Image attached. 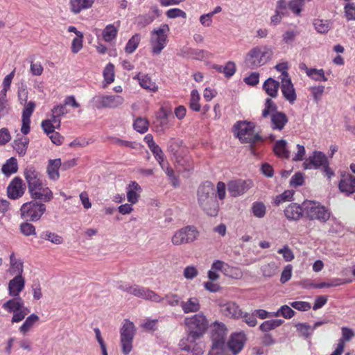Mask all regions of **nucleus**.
Listing matches in <instances>:
<instances>
[{"instance_id": "f257e3e1", "label": "nucleus", "mask_w": 355, "mask_h": 355, "mask_svg": "<svg viewBox=\"0 0 355 355\" xmlns=\"http://www.w3.org/2000/svg\"><path fill=\"white\" fill-rule=\"evenodd\" d=\"M187 329V337L180 342V347L182 350L193 352L196 354L202 353V349H196V340L200 338L207 331L209 322L207 317L202 312L186 317L184 320Z\"/></svg>"}, {"instance_id": "f03ea898", "label": "nucleus", "mask_w": 355, "mask_h": 355, "mask_svg": "<svg viewBox=\"0 0 355 355\" xmlns=\"http://www.w3.org/2000/svg\"><path fill=\"white\" fill-rule=\"evenodd\" d=\"M24 175L32 198L44 202L51 200L53 193L48 187L44 184L42 175L35 166H27L24 169Z\"/></svg>"}, {"instance_id": "7ed1b4c3", "label": "nucleus", "mask_w": 355, "mask_h": 355, "mask_svg": "<svg viewBox=\"0 0 355 355\" xmlns=\"http://www.w3.org/2000/svg\"><path fill=\"white\" fill-rule=\"evenodd\" d=\"M198 202L200 207L211 216H216L219 205L215 196L214 186L211 182H205L198 189Z\"/></svg>"}, {"instance_id": "20e7f679", "label": "nucleus", "mask_w": 355, "mask_h": 355, "mask_svg": "<svg viewBox=\"0 0 355 355\" xmlns=\"http://www.w3.org/2000/svg\"><path fill=\"white\" fill-rule=\"evenodd\" d=\"M272 55L271 48L268 46H257L252 48L245 57V63L250 69H257L266 64Z\"/></svg>"}, {"instance_id": "39448f33", "label": "nucleus", "mask_w": 355, "mask_h": 355, "mask_svg": "<svg viewBox=\"0 0 355 355\" xmlns=\"http://www.w3.org/2000/svg\"><path fill=\"white\" fill-rule=\"evenodd\" d=\"M227 329L223 323L215 322L211 326L212 346L208 355H229L225 352Z\"/></svg>"}, {"instance_id": "423d86ee", "label": "nucleus", "mask_w": 355, "mask_h": 355, "mask_svg": "<svg viewBox=\"0 0 355 355\" xmlns=\"http://www.w3.org/2000/svg\"><path fill=\"white\" fill-rule=\"evenodd\" d=\"M169 31V26L162 24L150 32V45L153 55H159L166 46Z\"/></svg>"}, {"instance_id": "0eeeda50", "label": "nucleus", "mask_w": 355, "mask_h": 355, "mask_svg": "<svg viewBox=\"0 0 355 355\" xmlns=\"http://www.w3.org/2000/svg\"><path fill=\"white\" fill-rule=\"evenodd\" d=\"M253 123L238 121L234 125V134L241 143L254 144L261 140V137L255 133Z\"/></svg>"}, {"instance_id": "6e6552de", "label": "nucleus", "mask_w": 355, "mask_h": 355, "mask_svg": "<svg viewBox=\"0 0 355 355\" xmlns=\"http://www.w3.org/2000/svg\"><path fill=\"white\" fill-rule=\"evenodd\" d=\"M117 288L144 300H148L155 302H161L163 300V298L154 291L139 285L131 286L128 283L120 282L118 284Z\"/></svg>"}, {"instance_id": "1a4fd4ad", "label": "nucleus", "mask_w": 355, "mask_h": 355, "mask_svg": "<svg viewBox=\"0 0 355 355\" xmlns=\"http://www.w3.org/2000/svg\"><path fill=\"white\" fill-rule=\"evenodd\" d=\"M304 214L311 220L324 223L329 220L331 213L328 209L315 201L304 202Z\"/></svg>"}, {"instance_id": "9d476101", "label": "nucleus", "mask_w": 355, "mask_h": 355, "mask_svg": "<svg viewBox=\"0 0 355 355\" xmlns=\"http://www.w3.org/2000/svg\"><path fill=\"white\" fill-rule=\"evenodd\" d=\"M46 211V205L32 200L24 203L20 208V216L26 221H38Z\"/></svg>"}, {"instance_id": "9b49d317", "label": "nucleus", "mask_w": 355, "mask_h": 355, "mask_svg": "<svg viewBox=\"0 0 355 355\" xmlns=\"http://www.w3.org/2000/svg\"><path fill=\"white\" fill-rule=\"evenodd\" d=\"M92 102L97 109H114L123 104L124 98L120 95H98L94 96Z\"/></svg>"}, {"instance_id": "f8f14e48", "label": "nucleus", "mask_w": 355, "mask_h": 355, "mask_svg": "<svg viewBox=\"0 0 355 355\" xmlns=\"http://www.w3.org/2000/svg\"><path fill=\"white\" fill-rule=\"evenodd\" d=\"M198 232L193 226H187L176 231L172 236L171 241L173 245H179L195 241Z\"/></svg>"}, {"instance_id": "ddd939ff", "label": "nucleus", "mask_w": 355, "mask_h": 355, "mask_svg": "<svg viewBox=\"0 0 355 355\" xmlns=\"http://www.w3.org/2000/svg\"><path fill=\"white\" fill-rule=\"evenodd\" d=\"M253 184L250 180H235L230 181L227 184V189L231 196L237 197L248 191Z\"/></svg>"}, {"instance_id": "4468645a", "label": "nucleus", "mask_w": 355, "mask_h": 355, "mask_svg": "<svg viewBox=\"0 0 355 355\" xmlns=\"http://www.w3.org/2000/svg\"><path fill=\"white\" fill-rule=\"evenodd\" d=\"M26 186L23 180L20 178L16 177L8 186V196L10 199H18L24 194Z\"/></svg>"}, {"instance_id": "2eb2a0df", "label": "nucleus", "mask_w": 355, "mask_h": 355, "mask_svg": "<svg viewBox=\"0 0 355 355\" xmlns=\"http://www.w3.org/2000/svg\"><path fill=\"white\" fill-rule=\"evenodd\" d=\"M218 306L220 312L225 316L232 318H239L242 315L241 310L237 304L232 301H221Z\"/></svg>"}, {"instance_id": "dca6fc26", "label": "nucleus", "mask_w": 355, "mask_h": 355, "mask_svg": "<svg viewBox=\"0 0 355 355\" xmlns=\"http://www.w3.org/2000/svg\"><path fill=\"white\" fill-rule=\"evenodd\" d=\"M304 168H318L329 165L327 156L320 151H314L313 155L309 157V162L304 163Z\"/></svg>"}, {"instance_id": "f3484780", "label": "nucleus", "mask_w": 355, "mask_h": 355, "mask_svg": "<svg viewBox=\"0 0 355 355\" xmlns=\"http://www.w3.org/2000/svg\"><path fill=\"white\" fill-rule=\"evenodd\" d=\"M340 192L349 196L355 192V177L349 173L341 175L338 184Z\"/></svg>"}, {"instance_id": "a211bd4d", "label": "nucleus", "mask_w": 355, "mask_h": 355, "mask_svg": "<svg viewBox=\"0 0 355 355\" xmlns=\"http://www.w3.org/2000/svg\"><path fill=\"white\" fill-rule=\"evenodd\" d=\"M24 105V107L22 112V125L21 132L26 135L30 132L31 116L35 110V103L33 101H29Z\"/></svg>"}, {"instance_id": "6ab92c4d", "label": "nucleus", "mask_w": 355, "mask_h": 355, "mask_svg": "<svg viewBox=\"0 0 355 355\" xmlns=\"http://www.w3.org/2000/svg\"><path fill=\"white\" fill-rule=\"evenodd\" d=\"M125 191L128 202L137 204L139 200L142 189L136 181H130L125 187Z\"/></svg>"}, {"instance_id": "aec40b11", "label": "nucleus", "mask_w": 355, "mask_h": 355, "mask_svg": "<svg viewBox=\"0 0 355 355\" xmlns=\"http://www.w3.org/2000/svg\"><path fill=\"white\" fill-rule=\"evenodd\" d=\"M245 342V336L244 333H234L228 341V347L234 354H236L243 349Z\"/></svg>"}, {"instance_id": "412c9836", "label": "nucleus", "mask_w": 355, "mask_h": 355, "mask_svg": "<svg viewBox=\"0 0 355 355\" xmlns=\"http://www.w3.org/2000/svg\"><path fill=\"white\" fill-rule=\"evenodd\" d=\"M281 90L284 97L291 103L296 100V94L294 86L290 78L281 80Z\"/></svg>"}, {"instance_id": "4be33fe9", "label": "nucleus", "mask_w": 355, "mask_h": 355, "mask_svg": "<svg viewBox=\"0 0 355 355\" xmlns=\"http://www.w3.org/2000/svg\"><path fill=\"white\" fill-rule=\"evenodd\" d=\"M180 307L186 314L197 313L201 309L200 300L197 297H190L186 300L181 301Z\"/></svg>"}, {"instance_id": "5701e85b", "label": "nucleus", "mask_w": 355, "mask_h": 355, "mask_svg": "<svg viewBox=\"0 0 355 355\" xmlns=\"http://www.w3.org/2000/svg\"><path fill=\"white\" fill-rule=\"evenodd\" d=\"M24 286L25 279L22 276L14 277L8 283L9 295L13 297H19Z\"/></svg>"}, {"instance_id": "b1692460", "label": "nucleus", "mask_w": 355, "mask_h": 355, "mask_svg": "<svg viewBox=\"0 0 355 355\" xmlns=\"http://www.w3.org/2000/svg\"><path fill=\"white\" fill-rule=\"evenodd\" d=\"M211 268L216 271L221 270L225 275L234 278H239L241 276V272L238 269H234L220 260L215 261L212 263Z\"/></svg>"}, {"instance_id": "393cba45", "label": "nucleus", "mask_w": 355, "mask_h": 355, "mask_svg": "<svg viewBox=\"0 0 355 355\" xmlns=\"http://www.w3.org/2000/svg\"><path fill=\"white\" fill-rule=\"evenodd\" d=\"M286 217L289 220H299L304 214V202L302 206L292 203L289 205L284 210Z\"/></svg>"}, {"instance_id": "a878e982", "label": "nucleus", "mask_w": 355, "mask_h": 355, "mask_svg": "<svg viewBox=\"0 0 355 355\" xmlns=\"http://www.w3.org/2000/svg\"><path fill=\"white\" fill-rule=\"evenodd\" d=\"M24 271L23 262L15 257V253L10 255V267L8 272L10 275L14 277L22 276Z\"/></svg>"}, {"instance_id": "bb28decb", "label": "nucleus", "mask_w": 355, "mask_h": 355, "mask_svg": "<svg viewBox=\"0 0 355 355\" xmlns=\"http://www.w3.org/2000/svg\"><path fill=\"white\" fill-rule=\"evenodd\" d=\"M120 23L119 21L114 24L107 25L102 31V38L106 42H111L114 40L117 36Z\"/></svg>"}, {"instance_id": "cd10ccee", "label": "nucleus", "mask_w": 355, "mask_h": 355, "mask_svg": "<svg viewBox=\"0 0 355 355\" xmlns=\"http://www.w3.org/2000/svg\"><path fill=\"white\" fill-rule=\"evenodd\" d=\"M134 79L138 80L139 85L145 89L153 92H155L158 90V86L155 82L153 81L151 78L146 74L139 73L134 77Z\"/></svg>"}, {"instance_id": "c85d7f7f", "label": "nucleus", "mask_w": 355, "mask_h": 355, "mask_svg": "<svg viewBox=\"0 0 355 355\" xmlns=\"http://www.w3.org/2000/svg\"><path fill=\"white\" fill-rule=\"evenodd\" d=\"M287 122V116L282 112H276L270 115V126L273 130H282Z\"/></svg>"}, {"instance_id": "c756f323", "label": "nucleus", "mask_w": 355, "mask_h": 355, "mask_svg": "<svg viewBox=\"0 0 355 355\" xmlns=\"http://www.w3.org/2000/svg\"><path fill=\"white\" fill-rule=\"evenodd\" d=\"M157 132H162L168 128V119L167 112L162 108L153 122Z\"/></svg>"}, {"instance_id": "7c9ffc66", "label": "nucleus", "mask_w": 355, "mask_h": 355, "mask_svg": "<svg viewBox=\"0 0 355 355\" xmlns=\"http://www.w3.org/2000/svg\"><path fill=\"white\" fill-rule=\"evenodd\" d=\"M62 164L60 159H55L49 160L47 166V173L49 178L53 180H57L59 177V168Z\"/></svg>"}, {"instance_id": "2f4dec72", "label": "nucleus", "mask_w": 355, "mask_h": 355, "mask_svg": "<svg viewBox=\"0 0 355 355\" xmlns=\"http://www.w3.org/2000/svg\"><path fill=\"white\" fill-rule=\"evenodd\" d=\"M28 144L29 139L28 137L23 135H17V138L14 141V148L20 156H23L26 153Z\"/></svg>"}, {"instance_id": "473e14b6", "label": "nucleus", "mask_w": 355, "mask_h": 355, "mask_svg": "<svg viewBox=\"0 0 355 355\" xmlns=\"http://www.w3.org/2000/svg\"><path fill=\"white\" fill-rule=\"evenodd\" d=\"M93 3L92 0H70L71 10L73 13L77 14L83 10L91 8Z\"/></svg>"}, {"instance_id": "72a5a7b5", "label": "nucleus", "mask_w": 355, "mask_h": 355, "mask_svg": "<svg viewBox=\"0 0 355 355\" xmlns=\"http://www.w3.org/2000/svg\"><path fill=\"white\" fill-rule=\"evenodd\" d=\"M24 306L23 300L20 297L9 300L2 305V307L9 313H14Z\"/></svg>"}, {"instance_id": "f704fd0d", "label": "nucleus", "mask_w": 355, "mask_h": 355, "mask_svg": "<svg viewBox=\"0 0 355 355\" xmlns=\"http://www.w3.org/2000/svg\"><path fill=\"white\" fill-rule=\"evenodd\" d=\"M324 322H316L313 326H310L306 323H298L296 324L297 331H299L303 336L309 337L313 331L319 326L323 324Z\"/></svg>"}, {"instance_id": "c9c22d12", "label": "nucleus", "mask_w": 355, "mask_h": 355, "mask_svg": "<svg viewBox=\"0 0 355 355\" xmlns=\"http://www.w3.org/2000/svg\"><path fill=\"white\" fill-rule=\"evenodd\" d=\"M279 83L271 78H268L263 85V88L268 95L275 97L277 94Z\"/></svg>"}, {"instance_id": "e433bc0d", "label": "nucleus", "mask_w": 355, "mask_h": 355, "mask_svg": "<svg viewBox=\"0 0 355 355\" xmlns=\"http://www.w3.org/2000/svg\"><path fill=\"white\" fill-rule=\"evenodd\" d=\"M38 321L39 317L36 314L33 313L30 315L28 317L26 318L24 323L19 327V332L23 335H26L28 332L31 331V329Z\"/></svg>"}, {"instance_id": "4c0bfd02", "label": "nucleus", "mask_w": 355, "mask_h": 355, "mask_svg": "<svg viewBox=\"0 0 355 355\" xmlns=\"http://www.w3.org/2000/svg\"><path fill=\"white\" fill-rule=\"evenodd\" d=\"M274 152L277 156L281 158H288L290 152L287 149V142L281 139L277 141L274 146Z\"/></svg>"}, {"instance_id": "58836bf2", "label": "nucleus", "mask_w": 355, "mask_h": 355, "mask_svg": "<svg viewBox=\"0 0 355 355\" xmlns=\"http://www.w3.org/2000/svg\"><path fill=\"white\" fill-rule=\"evenodd\" d=\"M18 169V164L17 159L15 157H10L6 162L2 166L1 171L6 175L10 176V175L15 173Z\"/></svg>"}, {"instance_id": "ea45409f", "label": "nucleus", "mask_w": 355, "mask_h": 355, "mask_svg": "<svg viewBox=\"0 0 355 355\" xmlns=\"http://www.w3.org/2000/svg\"><path fill=\"white\" fill-rule=\"evenodd\" d=\"M328 225L330 226L328 230L329 234L341 236L344 234V226L336 218L330 219Z\"/></svg>"}, {"instance_id": "a19ab883", "label": "nucleus", "mask_w": 355, "mask_h": 355, "mask_svg": "<svg viewBox=\"0 0 355 355\" xmlns=\"http://www.w3.org/2000/svg\"><path fill=\"white\" fill-rule=\"evenodd\" d=\"M200 95L197 89L191 92L189 98V107L194 112H199L201 109L200 103Z\"/></svg>"}, {"instance_id": "79ce46f5", "label": "nucleus", "mask_w": 355, "mask_h": 355, "mask_svg": "<svg viewBox=\"0 0 355 355\" xmlns=\"http://www.w3.org/2000/svg\"><path fill=\"white\" fill-rule=\"evenodd\" d=\"M135 325L133 322L125 320L121 329V338H132L135 335Z\"/></svg>"}, {"instance_id": "37998d69", "label": "nucleus", "mask_w": 355, "mask_h": 355, "mask_svg": "<svg viewBox=\"0 0 355 355\" xmlns=\"http://www.w3.org/2000/svg\"><path fill=\"white\" fill-rule=\"evenodd\" d=\"M313 25L316 31L319 33H327L332 26L331 22L329 20L316 19L314 20Z\"/></svg>"}, {"instance_id": "c03bdc74", "label": "nucleus", "mask_w": 355, "mask_h": 355, "mask_svg": "<svg viewBox=\"0 0 355 355\" xmlns=\"http://www.w3.org/2000/svg\"><path fill=\"white\" fill-rule=\"evenodd\" d=\"M40 236L41 239L49 241L55 245H60L63 243V238L61 236L50 231L42 232Z\"/></svg>"}, {"instance_id": "a18cd8bd", "label": "nucleus", "mask_w": 355, "mask_h": 355, "mask_svg": "<svg viewBox=\"0 0 355 355\" xmlns=\"http://www.w3.org/2000/svg\"><path fill=\"white\" fill-rule=\"evenodd\" d=\"M140 41V35L138 33L135 34L127 42L125 46V51L128 54L132 53L137 49Z\"/></svg>"}, {"instance_id": "49530a36", "label": "nucleus", "mask_w": 355, "mask_h": 355, "mask_svg": "<svg viewBox=\"0 0 355 355\" xmlns=\"http://www.w3.org/2000/svg\"><path fill=\"white\" fill-rule=\"evenodd\" d=\"M283 322L284 320L281 319L266 320L261 324L259 329L262 331L267 332L281 326L283 324Z\"/></svg>"}, {"instance_id": "de8ad7c7", "label": "nucleus", "mask_w": 355, "mask_h": 355, "mask_svg": "<svg viewBox=\"0 0 355 355\" xmlns=\"http://www.w3.org/2000/svg\"><path fill=\"white\" fill-rule=\"evenodd\" d=\"M148 121L142 117L137 118L133 123L134 129L140 133H145L148 130Z\"/></svg>"}, {"instance_id": "09e8293b", "label": "nucleus", "mask_w": 355, "mask_h": 355, "mask_svg": "<svg viewBox=\"0 0 355 355\" xmlns=\"http://www.w3.org/2000/svg\"><path fill=\"white\" fill-rule=\"evenodd\" d=\"M155 19L151 14L146 13L137 17L136 24L139 27L144 28L150 24Z\"/></svg>"}, {"instance_id": "8fccbe9b", "label": "nucleus", "mask_w": 355, "mask_h": 355, "mask_svg": "<svg viewBox=\"0 0 355 355\" xmlns=\"http://www.w3.org/2000/svg\"><path fill=\"white\" fill-rule=\"evenodd\" d=\"M307 76L315 81H327V78L325 76L324 71L322 69L311 68Z\"/></svg>"}, {"instance_id": "3c124183", "label": "nucleus", "mask_w": 355, "mask_h": 355, "mask_svg": "<svg viewBox=\"0 0 355 355\" xmlns=\"http://www.w3.org/2000/svg\"><path fill=\"white\" fill-rule=\"evenodd\" d=\"M15 76V70L11 71L8 75H7L3 80L2 82V89L0 91V96H7V92L10 89L12 80Z\"/></svg>"}, {"instance_id": "603ef678", "label": "nucleus", "mask_w": 355, "mask_h": 355, "mask_svg": "<svg viewBox=\"0 0 355 355\" xmlns=\"http://www.w3.org/2000/svg\"><path fill=\"white\" fill-rule=\"evenodd\" d=\"M294 313V311L290 306L288 305H283L277 311L273 312L272 315H275V317L282 315L286 319H291L293 317Z\"/></svg>"}, {"instance_id": "864d4df0", "label": "nucleus", "mask_w": 355, "mask_h": 355, "mask_svg": "<svg viewBox=\"0 0 355 355\" xmlns=\"http://www.w3.org/2000/svg\"><path fill=\"white\" fill-rule=\"evenodd\" d=\"M252 212L257 218H263L266 214V206L261 202H254L252 205Z\"/></svg>"}, {"instance_id": "5fc2aeb1", "label": "nucleus", "mask_w": 355, "mask_h": 355, "mask_svg": "<svg viewBox=\"0 0 355 355\" xmlns=\"http://www.w3.org/2000/svg\"><path fill=\"white\" fill-rule=\"evenodd\" d=\"M261 270L264 277H270L276 274L277 266L275 262L272 261L262 266Z\"/></svg>"}, {"instance_id": "6e6d98bb", "label": "nucleus", "mask_w": 355, "mask_h": 355, "mask_svg": "<svg viewBox=\"0 0 355 355\" xmlns=\"http://www.w3.org/2000/svg\"><path fill=\"white\" fill-rule=\"evenodd\" d=\"M342 338L338 341L337 345L342 344V348L345 347V343L350 340L354 336V332L352 329L347 327L342 328Z\"/></svg>"}, {"instance_id": "4d7b16f0", "label": "nucleus", "mask_w": 355, "mask_h": 355, "mask_svg": "<svg viewBox=\"0 0 355 355\" xmlns=\"http://www.w3.org/2000/svg\"><path fill=\"white\" fill-rule=\"evenodd\" d=\"M103 77L107 84H110L114 80V67L109 63L106 65L103 71Z\"/></svg>"}, {"instance_id": "13d9d810", "label": "nucleus", "mask_w": 355, "mask_h": 355, "mask_svg": "<svg viewBox=\"0 0 355 355\" xmlns=\"http://www.w3.org/2000/svg\"><path fill=\"white\" fill-rule=\"evenodd\" d=\"M298 35L299 32L297 30H287L282 35V41L286 44H292Z\"/></svg>"}, {"instance_id": "bf43d9fd", "label": "nucleus", "mask_w": 355, "mask_h": 355, "mask_svg": "<svg viewBox=\"0 0 355 355\" xmlns=\"http://www.w3.org/2000/svg\"><path fill=\"white\" fill-rule=\"evenodd\" d=\"M29 312L30 310L28 308L25 306L21 308L18 311L13 313L11 322L12 323H17L22 321Z\"/></svg>"}, {"instance_id": "052dcab7", "label": "nucleus", "mask_w": 355, "mask_h": 355, "mask_svg": "<svg viewBox=\"0 0 355 355\" xmlns=\"http://www.w3.org/2000/svg\"><path fill=\"white\" fill-rule=\"evenodd\" d=\"M344 12L347 21H355V3H347L344 7Z\"/></svg>"}, {"instance_id": "680f3d73", "label": "nucleus", "mask_w": 355, "mask_h": 355, "mask_svg": "<svg viewBox=\"0 0 355 355\" xmlns=\"http://www.w3.org/2000/svg\"><path fill=\"white\" fill-rule=\"evenodd\" d=\"M191 55L193 58L198 60L208 59L211 55L209 51L203 49H193L191 50Z\"/></svg>"}, {"instance_id": "e2e57ef3", "label": "nucleus", "mask_w": 355, "mask_h": 355, "mask_svg": "<svg viewBox=\"0 0 355 355\" xmlns=\"http://www.w3.org/2000/svg\"><path fill=\"white\" fill-rule=\"evenodd\" d=\"M20 231L26 236L36 234L35 226L28 222L23 223L20 225Z\"/></svg>"}, {"instance_id": "0e129e2a", "label": "nucleus", "mask_w": 355, "mask_h": 355, "mask_svg": "<svg viewBox=\"0 0 355 355\" xmlns=\"http://www.w3.org/2000/svg\"><path fill=\"white\" fill-rule=\"evenodd\" d=\"M166 15L169 19H175L178 17H182L185 19L187 17V13L182 10L175 8H171L166 12Z\"/></svg>"}, {"instance_id": "69168bd1", "label": "nucleus", "mask_w": 355, "mask_h": 355, "mask_svg": "<svg viewBox=\"0 0 355 355\" xmlns=\"http://www.w3.org/2000/svg\"><path fill=\"white\" fill-rule=\"evenodd\" d=\"M10 107L8 103L7 96H0V119L9 114Z\"/></svg>"}, {"instance_id": "338daca9", "label": "nucleus", "mask_w": 355, "mask_h": 355, "mask_svg": "<svg viewBox=\"0 0 355 355\" xmlns=\"http://www.w3.org/2000/svg\"><path fill=\"white\" fill-rule=\"evenodd\" d=\"M276 105L270 98H267L265 103V108L263 110L262 116L267 117L268 115H271L272 113L276 112Z\"/></svg>"}, {"instance_id": "774afa93", "label": "nucleus", "mask_w": 355, "mask_h": 355, "mask_svg": "<svg viewBox=\"0 0 355 355\" xmlns=\"http://www.w3.org/2000/svg\"><path fill=\"white\" fill-rule=\"evenodd\" d=\"M198 275V270L196 267L193 266H187L183 271L184 277L189 280H191L196 277Z\"/></svg>"}]
</instances>
